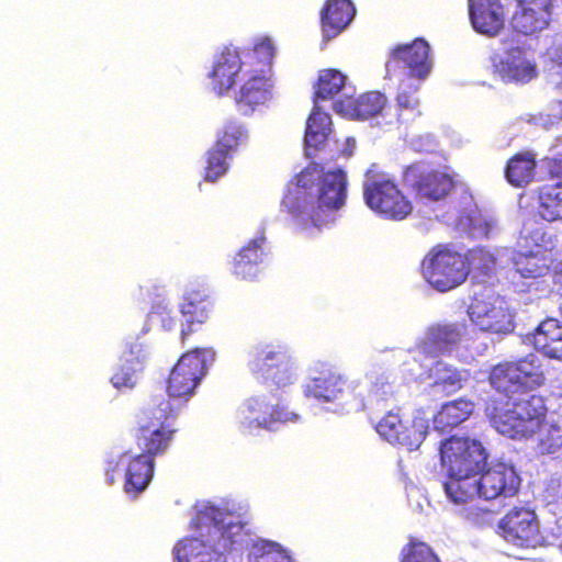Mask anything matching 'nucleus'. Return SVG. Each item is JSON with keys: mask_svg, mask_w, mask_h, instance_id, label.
<instances>
[{"mask_svg": "<svg viewBox=\"0 0 562 562\" xmlns=\"http://www.w3.org/2000/svg\"><path fill=\"white\" fill-rule=\"evenodd\" d=\"M347 199V177L341 169L312 166L288 188L282 205L302 229H321L336 220Z\"/></svg>", "mask_w": 562, "mask_h": 562, "instance_id": "f257e3e1", "label": "nucleus"}, {"mask_svg": "<svg viewBox=\"0 0 562 562\" xmlns=\"http://www.w3.org/2000/svg\"><path fill=\"white\" fill-rule=\"evenodd\" d=\"M195 525L199 537L186 538L176 544V562H220L224 551L244 541L239 517L211 503L196 506Z\"/></svg>", "mask_w": 562, "mask_h": 562, "instance_id": "f03ea898", "label": "nucleus"}, {"mask_svg": "<svg viewBox=\"0 0 562 562\" xmlns=\"http://www.w3.org/2000/svg\"><path fill=\"white\" fill-rule=\"evenodd\" d=\"M440 460L447 473L445 493L453 504H460L461 494L472 493L474 479L485 465L486 453L475 439L451 437L440 446Z\"/></svg>", "mask_w": 562, "mask_h": 562, "instance_id": "7ed1b4c3", "label": "nucleus"}, {"mask_svg": "<svg viewBox=\"0 0 562 562\" xmlns=\"http://www.w3.org/2000/svg\"><path fill=\"white\" fill-rule=\"evenodd\" d=\"M546 406L540 396L525 394L507 400L502 406L496 401L486 405V415L492 426L512 439H530L544 420Z\"/></svg>", "mask_w": 562, "mask_h": 562, "instance_id": "20e7f679", "label": "nucleus"}, {"mask_svg": "<svg viewBox=\"0 0 562 562\" xmlns=\"http://www.w3.org/2000/svg\"><path fill=\"white\" fill-rule=\"evenodd\" d=\"M363 198L370 210L386 220L402 221L413 211L412 202L385 173L367 172Z\"/></svg>", "mask_w": 562, "mask_h": 562, "instance_id": "39448f33", "label": "nucleus"}, {"mask_svg": "<svg viewBox=\"0 0 562 562\" xmlns=\"http://www.w3.org/2000/svg\"><path fill=\"white\" fill-rule=\"evenodd\" d=\"M213 359V352L207 349H195L184 353L172 368L168 381V401L173 412L181 402H187L194 393L198 384L205 374L207 360Z\"/></svg>", "mask_w": 562, "mask_h": 562, "instance_id": "423d86ee", "label": "nucleus"}, {"mask_svg": "<svg viewBox=\"0 0 562 562\" xmlns=\"http://www.w3.org/2000/svg\"><path fill=\"white\" fill-rule=\"evenodd\" d=\"M422 272L434 289L446 292L464 282L469 269L463 255L449 248L437 247L424 258Z\"/></svg>", "mask_w": 562, "mask_h": 562, "instance_id": "0eeeda50", "label": "nucleus"}, {"mask_svg": "<svg viewBox=\"0 0 562 562\" xmlns=\"http://www.w3.org/2000/svg\"><path fill=\"white\" fill-rule=\"evenodd\" d=\"M495 76L506 83L527 85L539 76V68L531 49L518 42H503L502 52L491 57Z\"/></svg>", "mask_w": 562, "mask_h": 562, "instance_id": "6e6552de", "label": "nucleus"}, {"mask_svg": "<svg viewBox=\"0 0 562 562\" xmlns=\"http://www.w3.org/2000/svg\"><path fill=\"white\" fill-rule=\"evenodd\" d=\"M304 394L321 404H330L340 413L361 405L356 383L337 371L322 372L304 385Z\"/></svg>", "mask_w": 562, "mask_h": 562, "instance_id": "1a4fd4ad", "label": "nucleus"}, {"mask_svg": "<svg viewBox=\"0 0 562 562\" xmlns=\"http://www.w3.org/2000/svg\"><path fill=\"white\" fill-rule=\"evenodd\" d=\"M297 419L299 416L295 413L278 407L261 395L247 398L236 411V420L239 428L249 434L260 429L272 430L279 424Z\"/></svg>", "mask_w": 562, "mask_h": 562, "instance_id": "9d476101", "label": "nucleus"}, {"mask_svg": "<svg viewBox=\"0 0 562 562\" xmlns=\"http://www.w3.org/2000/svg\"><path fill=\"white\" fill-rule=\"evenodd\" d=\"M468 313L471 322L483 331L508 334L514 329L513 314L507 302L494 292L475 294Z\"/></svg>", "mask_w": 562, "mask_h": 562, "instance_id": "9b49d317", "label": "nucleus"}, {"mask_svg": "<svg viewBox=\"0 0 562 562\" xmlns=\"http://www.w3.org/2000/svg\"><path fill=\"white\" fill-rule=\"evenodd\" d=\"M520 476L513 464L498 462L490 467L484 473L474 479V491L461 494L460 504L474 501L475 496L484 499L497 497H513L520 487Z\"/></svg>", "mask_w": 562, "mask_h": 562, "instance_id": "f8f14e48", "label": "nucleus"}, {"mask_svg": "<svg viewBox=\"0 0 562 562\" xmlns=\"http://www.w3.org/2000/svg\"><path fill=\"white\" fill-rule=\"evenodd\" d=\"M502 536L518 547H536L541 542L535 513L525 507L513 508L501 521Z\"/></svg>", "mask_w": 562, "mask_h": 562, "instance_id": "ddd939ff", "label": "nucleus"}, {"mask_svg": "<svg viewBox=\"0 0 562 562\" xmlns=\"http://www.w3.org/2000/svg\"><path fill=\"white\" fill-rule=\"evenodd\" d=\"M251 370L261 372L266 379H270L278 386H285L296 380V367L286 351L266 347L257 351L250 362Z\"/></svg>", "mask_w": 562, "mask_h": 562, "instance_id": "4468645a", "label": "nucleus"}, {"mask_svg": "<svg viewBox=\"0 0 562 562\" xmlns=\"http://www.w3.org/2000/svg\"><path fill=\"white\" fill-rule=\"evenodd\" d=\"M150 413L153 420L142 425L138 445L151 458V454L164 451L171 439L172 430L166 425V420L173 414V407L169 402H161Z\"/></svg>", "mask_w": 562, "mask_h": 562, "instance_id": "2eb2a0df", "label": "nucleus"}, {"mask_svg": "<svg viewBox=\"0 0 562 562\" xmlns=\"http://www.w3.org/2000/svg\"><path fill=\"white\" fill-rule=\"evenodd\" d=\"M247 138L246 131L238 124L229 123L226 125L223 136L210 150L207 156V166L205 170V180L215 181L222 177L228 168L227 157L229 153Z\"/></svg>", "mask_w": 562, "mask_h": 562, "instance_id": "dca6fc26", "label": "nucleus"}, {"mask_svg": "<svg viewBox=\"0 0 562 562\" xmlns=\"http://www.w3.org/2000/svg\"><path fill=\"white\" fill-rule=\"evenodd\" d=\"M243 66L239 50L236 47H225L213 61L210 72L212 90L218 95L227 92L235 85Z\"/></svg>", "mask_w": 562, "mask_h": 562, "instance_id": "f3484780", "label": "nucleus"}, {"mask_svg": "<svg viewBox=\"0 0 562 562\" xmlns=\"http://www.w3.org/2000/svg\"><path fill=\"white\" fill-rule=\"evenodd\" d=\"M394 61L403 63L407 80L423 81L430 74L432 60L429 45L424 40H416L409 45L394 50Z\"/></svg>", "mask_w": 562, "mask_h": 562, "instance_id": "a211bd4d", "label": "nucleus"}, {"mask_svg": "<svg viewBox=\"0 0 562 562\" xmlns=\"http://www.w3.org/2000/svg\"><path fill=\"white\" fill-rule=\"evenodd\" d=\"M469 15L473 29L487 36H496L505 25V10L499 0H469Z\"/></svg>", "mask_w": 562, "mask_h": 562, "instance_id": "6ab92c4d", "label": "nucleus"}, {"mask_svg": "<svg viewBox=\"0 0 562 562\" xmlns=\"http://www.w3.org/2000/svg\"><path fill=\"white\" fill-rule=\"evenodd\" d=\"M145 357L146 355L140 344H131L123 352L120 363L111 378L112 385L120 391L133 389L139 380Z\"/></svg>", "mask_w": 562, "mask_h": 562, "instance_id": "aec40b11", "label": "nucleus"}, {"mask_svg": "<svg viewBox=\"0 0 562 562\" xmlns=\"http://www.w3.org/2000/svg\"><path fill=\"white\" fill-rule=\"evenodd\" d=\"M125 469L124 491L128 495L136 496L148 485L153 473V460L147 454H138L134 458L124 453L117 463Z\"/></svg>", "mask_w": 562, "mask_h": 562, "instance_id": "412c9836", "label": "nucleus"}, {"mask_svg": "<svg viewBox=\"0 0 562 562\" xmlns=\"http://www.w3.org/2000/svg\"><path fill=\"white\" fill-rule=\"evenodd\" d=\"M463 334L462 325H436L427 330L418 348L423 353L430 356L445 353L461 341Z\"/></svg>", "mask_w": 562, "mask_h": 562, "instance_id": "4be33fe9", "label": "nucleus"}, {"mask_svg": "<svg viewBox=\"0 0 562 562\" xmlns=\"http://www.w3.org/2000/svg\"><path fill=\"white\" fill-rule=\"evenodd\" d=\"M246 75L248 79L240 87L236 102L244 113H249L270 98V83L263 69L247 71Z\"/></svg>", "mask_w": 562, "mask_h": 562, "instance_id": "5701e85b", "label": "nucleus"}, {"mask_svg": "<svg viewBox=\"0 0 562 562\" xmlns=\"http://www.w3.org/2000/svg\"><path fill=\"white\" fill-rule=\"evenodd\" d=\"M413 188L417 196L427 201H440L454 186L452 177L443 171L429 170L415 175Z\"/></svg>", "mask_w": 562, "mask_h": 562, "instance_id": "b1692460", "label": "nucleus"}, {"mask_svg": "<svg viewBox=\"0 0 562 562\" xmlns=\"http://www.w3.org/2000/svg\"><path fill=\"white\" fill-rule=\"evenodd\" d=\"M355 7L349 0H328L322 12L324 38L336 37L353 19Z\"/></svg>", "mask_w": 562, "mask_h": 562, "instance_id": "393cba45", "label": "nucleus"}, {"mask_svg": "<svg viewBox=\"0 0 562 562\" xmlns=\"http://www.w3.org/2000/svg\"><path fill=\"white\" fill-rule=\"evenodd\" d=\"M535 348L544 356L562 360V326L557 319L542 322L532 337Z\"/></svg>", "mask_w": 562, "mask_h": 562, "instance_id": "a878e982", "label": "nucleus"}, {"mask_svg": "<svg viewBox=\"0 0 562 562\" xmlns=\"http://www.w3.org/2000/svg\"><path fill=\"white\" fill-rule=\"evenodd\" d=\"M386 99L380 92H369L361 95L357 101H348L347 106L342 101L334 103V110L337 113L351 115L360 120H367L381 113Z\"/></svg>", "mask_w": 562, "mask_h": 562, "instance_id": "bb28decb", "label": "nucleus"}, {"mask_svg": "<svg viewBox=\"0 0 562 562\" xmlns=\"http://www.w3.org/2000/svg\"><path fill=\"white\" fill-rule=\"evenodd\" d=\"M474 411L471 401L459 398L445 403L434 416V428L437 431H447L467 420Z\"/></svg>", "mask_w": 562, "mask_h": 562, "instance_id": "cd10ccee", "label": "nucleus"}, {"mask_svg": "<svg viewBox=\"0 0 562 562\" xmlns=\"http://www.w3.org/2000/svg\"><path fill=\"white\" fill-rule=\"evenodd\" d=\"M331 132L330 115L322 111V106L314 104V109L307 119L305 130V149L306 154L311 156V149H317L328 138Z\"/></svg>", "mask_w": 562, "mask_h": 562, "instance_id": "c85d7f7f", "label": "nucleus"}, {"mask_svg": "<svg viewBox=\"0 0 562 562\" xmlns=\"http://www.w3.org/2000/svg\"><path fill=\"white\" fill-rule=\"evenodd\" d=\"M513 265L521 278H540L548 273L550 259L540 250H521L513 257Z\"/></svg>", "mask_w": 562, "mask_h": 562, "instance_id": "c756f323", "label": "nucleus"}, {"mask_svg": "<svg viewBox=\"0 0 562 562\" xmlns=\"http://www.w3.org/2000/svg\"><path fill=\"white\" fill-rule=\"evenodd\" d=\"M537 210L548 222L562 220V181L543 186L539 190Z\"/></svg>", "mask_w": 562, "mask_h": 562, "instance_id": "7c9ffc66", "label": "nucleus"}, {"mask_svg": "<svg viewBox=\"0 0 562 562\" xmlns=\"http://www.w3.org/2000/svg\"><path fill=\"white\" fill-rule=\"evenodd\" d=\"M348 90H351V88L346 85L345 75L336 69L322 70L315 91L314 104L319 105L321 101L331 99L340 92L348 95Z\"/></svg>", "mask_w": 562, "mask_h": 562, "instance_id": "2f4dec72", "label": "nucleus"}, {"mask_svg": "<svg viewBox=\"0 0 562 562\" xmlns=\"http://www.w3.org/2000/svg\"><path fill=\"white\" fill-rule=\"evenodd\" d=\"M554 238L549 235L537 222H528L524 225L518 239V249L546 251L554 247Z\"/></svg>", "mask_w": 562, "mask_h": 562, "instance_id": "473e14b6", "label": "nucleus"}, {"mask_svg": "<svg viewBox=\"0 0 562 562\" xmlns=\"http://www.w3.org/2000/svg\"><path fill=\"white\" fill-rule=\"evenodd\" d=\"M263 237L251 240L235 258L234 273L243 279H252L257 276V265L261 260V244Z\"/></svg>", "mask_w": 562, "mask_h": 562, "instance_id": "72a5a7b5", "label": "nucleus"}, {"mask_svg": "<svg viewBox=\"0 0 562 562\" xmlns=\"http://www.w3.org/2000/svg\"><path fill=\"white\" fill-rule=\"evenodd\" d=\"M536 160L529 153L514 156L506 167V179L516 187H522L532 181L535 177Z\"/></svg>", "mask_w": 562, "mask_h": 562, "instance_id": "f704fd0d", "label": "nucleus"}, {"mask_svg": "<svg viewBox=\"0 0 562 562\" xmlns=\"http://www.w3.org/2000/svg\"><path fill=\"white\" fill-rule=\"evenodd\" d=\"M420 81L403 79L398 87L397 106L400 109L398 117L403 122L415 119L420 114L418 110L419 100L416 95Z\"/></svg>", "mask_w": 562, "mask_h": 562, "instance_id": "c9c22d12", "label": "nucleus"}, {"mask_svg": "<svg viewBox=\"0 0 562 562\" xmlns=\"http://www.w3.org/2000/svg\"><path fill=\"white\" fill-rule=\"evenodd\" d=\"M550 19L536 13L532 9L518 7L512 18V26L517 33L530 36L544 30L549 25Z\"/></svg>", "mask_w": 562, "mask_h": 562, "instance_id": "e433bc0d", "label": "nucleus"}, {"mask_svg": "<svg viewBox=\"0 0 562 562\" xmlns=\"http://www.w3.org/2000/svg\"><path fill=\"white\" fill-rule=\"evenodd\" d=\"M519 376L512 362L499 363L493 368L490 383L501 393H516L524 389Z\"/></svg>", "mask_w": 562, "mask_h": 562, "instance_id": "4c0bfd02", "label": "nucleus"}, {"mask_svg": "<svg viewBox=\"0 0 562 562\" xmlns=\"http://www.w3.org/2000/svg\"><path fill=\"white\" fill-rule=\"evenodd\" d=\"M429 378L434 380L435 385L442 386L443 391L456 392L462 387V383L468 379V372L458 371L451 366L438 361L429 369Z\"/></svg>", "mask_w": 562, "mask_h": 562, "instance_id": "58836bf2", "label": "nucleus"}, {"mask_svg": "<svg viewBox=\"0 0 562 562\" xmlns=\"http://www.w3.org/2000/svg\"><path fill=\"white\" fill-rule=\"evenodd\" d=\"M531 439L539 453H555L562 448V427L543 420Z\"/></svg>", "mask_w": 562, "mask_h": 562, "instance_id": "ea45409f", "label": "nucleus"}, {"mask_svg": "<svg viewBox=\"0 0 562 562\" xmlns=\"http://www.w3.org/2000/svg\"><path fill=\"white\" fill-rule=\"evenodd\" d=\"M429 428V418L424 411H416L411 420H406L401 437L409 438L407 442L397 445L406 447L408 450L417 449L424 441Z\"/></svg>", "mask_w": 562, "mask_h": 562, "instance_id": "a19ab883", "label": "nucleus"}, {"mask_svg": "<svg viewBox=\"0 0 562 562\" xmlns=\"http://www.w3.org/2000/svg\"><path fill=\"white\" fill-rule=\"evenodd\" d=\"M180 313L189 325L204 323L207 318V302L205 295L201 292L187 293L180 305Z\"/></svg>", "mask_w": 562, "mask_h": 562, "instance_id": "79ce46f5", "label": "nucleus"}, {"mask_svg": "<svg viewBox=\"0 0 562 562\" xmlns=\"http://www.w3.org/2000/svg\"><path fill=\"white\" fill-rule=\"evenodd\" d=\"M460 225L467 227L469 234L474 238H482L490 236L497 227V222L494 216L475 211L469 216L461 218Z\"/></svg>", "mask_w": 562, "mask_h": 562, "instance_id": "37998d69", "label": "nucleus"}, {"mask_svg": "<svg viewBox=\"0 0 562 562\" xmlns=\"http://www.w3.org/2000/svg\"><path fill=\"white\" fill-rule=\"evenodd\" d=\"M249 562H292V560L278 543L259 541L252 546Z\"/></svg>", "mask_w": 562, "mask_h": 562, "instance_id": "c03bdc74", "label": "nucleus"}, {"mask_svg": "<svg viewBox=\"0 0 562 562\" xmlns=\"http://www.w3.org/2000/svg\"><path fill=\"white\" fill-rule=\"evenodd\" d=\"M512 366L515 368L516 373L520 374L519 378L524 389H532L542 383L543 375L535 355H530L518 362H512Z\"/></svg>", "mask_w": 562, "mask_h": 562, "instance_id": "a18cd8bd", "label": "nucleus"}, {"mask_svg": "<svg viewBox=\"0 0 562 562\" xmlns=\"http://www.w3.org/2000/svg\"><path fill=\"white\" fill-rule=\"evenodd\" d=\"M404 424L405 422L401 419L397 413L389 412L378 423L376 431L392 445L407 442L409 438L400 435L403 431Z\"/></svg>", "mask_w": 562, "mask_h": 562, "instance_id": "49530a36", "label": "nucleus"}, {"mask_svg": "<svg viewBox=\"0 0 562 562\" xmlns=\"http://www.w3.org/2000/svg\"><path fill=\"white\" fill-rule=\"evenodd\" d=\"M402 554V562H439L430 547L424 542H411Z\"/></svg>", "mask_w": 562, "mask_h": 562, "instance_id": "de8ad7c7", "label": "nucleus"}, {"mask_svg": "<svg viewBox=\"0 0 562 562\" xmlns=\"http://www.w3.org/2000/svg\"><path fill=\"white\" fill-rule=\"evenodd\" d=\"M472 502L473 501H470L467 504H461L464 506L461 514L465 519L479 527L491 525L494 520V513L490 509L474 506L472 505Z\"/></svg>", "mask_w": 562, "mask_h": 562, "instance_id": "09e8293b", "label": "nucleus"}, {"mask_svg": "<svg viewBox=\"0 0 562 562\" xmlns=\"http://www.w3.org/2000/svg\"><path fill=\"white\" fill-rule=\"evenodd\" d=\"M465 262L469 270L471 267L472 269L487 272L494 267L495 257L492 252L477 248L469 252L468 257H465Z\"/></svg>", "mask_w": 562, "mask_h": 562, "instance_id": "8fccbe9b", "label": "nucleus"}, {"mask_svg": "<svg viewBox=\"0 0 562 562\" xmlns=\"http://www.w3.org/2000/svg\"><path fill=\"white\" fill-rule=\"evenodd\" d=\"M552 157L547 158V167L552 177L562 178V138L551 148Z\"/></svg>", "mask_w": 562, "mask_h": 562, "instance_id": "3c124183", "label": "nucleus"}, {"mask_svg": "<svg viewBox=\"0 0 562 562\" xmlns=\"http://www.w3.org/2000/svg\"><path fill=\"white\" fill-rule=\"evenodd\" d=\"M518 7L532 9L538 14L551 18L553 0H516Z\"/></svg>", "mask_w": 562, "mask_h": 562, "instance_id": "603ef678", "label": "nucleus"}, {"mask_svg": "<svg viewBox=\"0 0 562 562\" xmlns=\"http://www.w3.org/2000/svg\"><path fill=\"white\" fill-rule=\"evenodd\" d=\"M254 52L262 65H268L274 55L271 40L268 37L261 38L255 45Z\"/></svg>", "mask_w": 562, "mask_h": 562, "instance_id": "864d4df0", "label": "nucleus"}, {"mask_svg": "<svg viewBox=\"0 0 562 562\" xmlns=\"http://www.w3.org/2000/svg\"><path fill=\"white\" fill-rule=\"evenodd\" d=\"M546 56L549 60L562 67V32L552 37V42L546 50Z\"/></svg>", "mask_w": 562, "mask_h": 562, "instance_id": "5fc2aeb1", "label": "nucleus"}, {"mask_svg": "<svg viewBox=\"0 0 562 562\" xmlns=\"http://www.w3.org/2000/svg\"><path fill=\"white\" fill-rule=\"evenodd\" d=\"M169 310L166 306L159 307L158 311L151 313V319L160 318L162 326L167 329L172 327V319L169 317Z\"/></svg>", "mask_w": 562, "mask_h": 562, "instance_id": "6e6d98bb", "label": "nucleus"}, {"mask_svg": "<svg viewBox=\"0 0 562 562\" xmlns=\"http://www.w3.org/2000/svg\"><path fill=\"white\" fill-rule=\"evenodd\" d=\"M380 390H382L381 396L384 397L385 395L392 394V387L389 383H381V386L375 385L372 390V395L375 397L380 396Z\"/></svg>", "mask_w": 562, "mask_h": 562, "instance_id": "4d7b16f0", "label": "nucleus"}, {"mask_svg": "<svg viewBox=\"0 0 562 562\" xmlns=\"http://www.w3.org/2000/svg\"><path fill=\"white\" fill-rule=\"evenodd\" d=\"M549 115L555 120L562 119V100L552 102Z\"/></svg>", "mask_w": 562, "mask_h": 562, "instance_id": "13d9d810", "label": "nucleus"}, {"mask_svg": "<svg viewBox=\"0 0 562 562\" xmlns=\"http://www.w3.org/2000/svg\"><path fill=\"white\" fill-rule=\"evenodd\" d=\"M356 146V142L353 138H347L346 140V148L344 149V154L349 156L352 154V150Z\"/></svg>", "mask_w": 562, "mask_h": 562, "instance_id": "bf43d9fd", "label": "nucleus"}, {"mask_svg": "<svg viewBox=\"0 0 562 562\" xmlns=\"http://www.w3.org/2000/svg\"><path fill=\"white\" fill-rule=\"evenodd\" d=\"M554 272L559 282L562 283V260L555 265Z\"/></svg>", "mask_w": 562, "mask_h": 562, "instance_id": "052dcab7", "label": "nucleus"}, {"mask_svg": "<svg viewBox=\"0 0 562 562\" xmlns=\"http://www.w3.org/2000/svg\"><path fill=\"white\" fill-rule=\"evenodd\" d=\"M427 142L429 144H427L425 147H418L419 150H428L430 149V147L432 146V139L430 138V136H427Z\"/></svg>", "mask_w": 562, "mask_h": 562, "instance_id": "680f3d73", "label": "nucleus"}, {"mask_svg": "<svg viewBox=\"0 0 562 562\" xmlns=\"http://www.w3.org/2000/svg\"><path fill=\"white\" fill-rule=\"evenodd\" d=\"M561 549H562V542H561Z\"/></svg>", "mask_w": 562, "mask_h": 562, "instance_id": "e2e57ef3", "label": "nucleus"}]
</instances>
